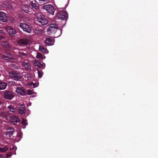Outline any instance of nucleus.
Returning <instances> with one entry per match:
<instances>
[{"instance_id":"1","label":"nucleus","mask_w":158,"mask_h":158,"mask_svg":"<svg viewBox=\"0 0 158 158\" xmlns=\"http://www.w3.org/2000/svg\"><path fill=\"white\" fill-rule=\"evenodd\" d=\"M58 28V27L56 23L51 24L47 29L48 33L50 35L55 33V37H59L61 34V31Z\"/></svg>"},{"instance_id":"2","label":"nucleus","mask_w":158,"mask_h":158,"mask_svg":"<svg viewBox=\"0 0 158 158\" xmlns=\"http://www.w3.org/2000/svg\"><path fill=\"white\" fill-rule=\"evenodd\" d=\"M42 8L47 11L49 13L53 15L55 11V8L53 6L51 5L47 4L44 6Z\"/></svg>"},{"instance_id":"3","label":"nucleus","mask_w":158,"mask_h":158,"mask_svg":"<svg viewBox=\"0 0 158 158\" xmlns=\"http://www.w3.org/2000/svg\"><path fill=\"white\" fill-rule=\"evenodd\" d=\"M3 97L4 98L8 100H11L14 97V95L12 93L9 91L6 90L3 92Z\"/></svg>"},{"instance_id":"4","label":"nucleus","mask_w":158,"mask_h":158,"mask_svg":"<svg viewBox=\"0 0 158 158\" xmlns=\"http://www.w3.org/2000/svg\"><path fill=\"white\" fill-rule=\"evenodd\" d=\"M37 21L42 25H47L48 22V20L43 16H40L37 18Z\"/></svg>"},{"instance_id":"5","label":"nucleus","mask_w":158,"mask_h":158,"mask_svg":"<svg viewBox=\"0 0 158 158\" xmlns=\"http://www.w3.org/2000/svg\"><path fill=\"white\" fill-rule=\"evenodd\" d=\"M20 28H21L24 31H26L28 33H30L32 31L31 29L29 26L24 23H20Z\"/></svg>"},{"instance_id":"6","label":"nucleus","mask_w":158,"mask_h":158,"mask_svg":"<svg viewBox=\"0 0 158 158\" xmlns=\"http://www.w3.org/2000/svg\"><path fill=\"white\" fill-rule=\"evenodd\" d=\"M58 18L61 20L66 19L68 18V14L65 11H62L59 12L57 14Z\"/></svg>"},{"instance_id":"7","label":"nucleus","mask_w":158,"mask_h":158,"mask_svg":"<svg viewBox=\"0 0 158 158\" xmlns=\"http://www.w3.org/2000/svg\"><path fill=\"white\" fill-rule=\"evenodd\" d=\"M9 76L16 80H19L20 79V74L14 71H11L10 72Z\"/></svg>"},{"instance_id":"8","label":"nucleus","mask_w":158,"mask_h":158,"mask_svg":"<svg viewBox=\"0 0 158 158\" xmlns=\"http://www.w3.org/2000/svg\"><path fill=\"white\" fill-rule=\"evenodd\" d=\"M2 57L5 60L9 61H12L14 60L12 54L9 52L5 53L4 55L2 56Z\"/></svg>"},{"instance_id":"9","label":"nucleus","mask_w":158,"mask_h":158,"mask_svg":"<svg viewBox=\"0 0 158 158\" xmlns=\"http://www.w3.org/2000/svg\"><path fill=\"white\" fill-rule=\"evenodd\" d=\"M8 19V15L4 12H0V20L3 22H6Z\"/></svg>"},{"instance_id":"10","label":"nucleus","mask_w":158,"mask_h":158,"mask_svg":"<svg viewBox=\"0 0 158 158\" xmlns=\"http://www.w3.org/2000/svg\"><path fill=\"white\" fill-rule=\"evenodd\" d=\"M5 29L9 33L10 35L12 36H13L16 33V30L10 27L7 26L6 27Z\"/></svg>"},{"instance_id":"11","label":"nucleus","mask_w":158,"mask_h":158,"mask_svg":"<svg viewBox=\"0 0 158 158\" xmlns=\"http://www.w3.org/2000/svg\"><path fill=\"white\" fill-rule=\"evenodd\" d=\"M54 43V40L50 37L46 38L44 41V43L48 46L53 45Z\"/></svg>"},{"instance_id":"12","label":"nucleus","mask_w":158,"mask_h":158,"mask_svg":"<svg viewBox=\"0 0 158 158\" xmlns=\"http://www.w3.org/2000/svg\"><path fill=\"white\" fill-rule=\"evenodd\" d=\"M1 45L6 50L9 51L11 49V47L7 41L2 42L1 43Z\"/></svg>"},{"instance_id":"13","label":"nucleus","mask_w":158,"mask_h":158,"mask_svg":"<svg viewBox=\"0 0 158 158\" xmlns=\"http://www.w3.org/2000/svg\"><path fill=\"white\" fill-rule=\"evenodd\" d=\"M22 66L26 70H29L31 69V65L28 62H23L22 64Z\"/></svg>"},{"instance_id":"14","label":"nucleus","mask_w":158,"mask_h":158,"mask_svg":"<svg viewBox=\"0 0 158 158\" xmlns=\"http://www.w3.org/2000/svg\"><path fill=\"white\" fill-rule=\"evenodd\" d=\"M10 121L12 123H17L20 122V119L17 117L11 116L10 118Z\"/></svg>"},{"instance_id":"15","label":"nucleus","mask_w":158,"mask_h":158,"mask_svg":"<svg viewBox=\"0 0 158 158\" xmlns=\"http://www.w3.org/2000/svg\"><path fill=\"white\" fill-rule=\"evenodd\" d=\"M39 50L45 54H48L49 52L47 49L42 45L39 46Z\"/></svg>"},{"instance_id":"16","label":"nucleus","mask_w":158,"mask_h":158,"mask_svg":"<svg viewBox=\"0 0 158 158\" xmlns=\"http://www.w3.org/2000/svg\"><path fill=\"white\" fill-rule=\"evenodd\" d=\"M37 2L35 1H31L30 3V5L31 6L32 8L35 10H37L39 8V6L37 5Z\"/></svg>"},{"instance_id":"17","label":"nucleus","mask_w":158,"mask_h":158,"mask_svg":"<svg viewBox=\"0 0 158 158\" xmlns=\"http://www.w3.org/2000/svg\"><path fill=\"white\" fill-rule=\"evenodd\" d=\"M30 43V41L29 39H20V44L27 45Z\"/></svg>"},{"instance_id":"18","label":"nucleus","mask_w":158,"mask_h":158,"mask_svg":"<svg viewBox=\"0 0 158 158\" xmlns=\"http://www.w3.org/2000/svg\"><path fill=\"white\" fill-rule=\"evenodd\" d=\"M7 86L6 83L0 81V90L5 89Z\"/></svg>"},{"instance_id":"19","label":"nucleus","mask_w":158,"mask_h":158,"mask_svg":"<svg viewBox=\"0 0 158 158\" xmlns=\"http://www.w3.org/2000/svg\"><path fill=\"white\" fill-rule=\"evenodd\" d=\"M36 58L39 60L45 59L46 58L45 56H44L43 55L40 53H38L36 56Z\"/></svg>"},{"instance_id":"20","label":"nucleus","mask_w":158,"mask_h":158,"mask_svg":"<svg viewBox=\"0 0 158 158\" xmlns=\"http://www.w3.org/2000/svg\"><path fill=\"white\" fill-rule=\"evenodd\" d=\"M7 109L10 111L12 112H15L16 110V109L14 108V106L11 105H10L8 106L7 107Z\"/></svg>"},{"instance_id":"21","label":"nucleus","mask_w":158,"mask_h":158,"mask_svg":"<svg viewBox=\"0 0 158 158\" xmlns=\"http://www.w3.org/2000/svg\"><path fill=\"white\" fill-rule=\"evenodd\" d=\"M25 110L24 105L23 104L20 105V115H22L24 113Z\"/></svg>"},{"instance_id":"22","label":"nucleus","mask_w":158,"mask_h":158,"mask_svg":"<svg viewBox=\"0 0 158 158\" xmlns=\"http://www.w3.org/2000/svg\"><path fill=\"white\" fill-rule=\"evenodd\" d=\"M22 10L26 13H28L29 12L28 8L25 6L22 7Z\"/></svg>"},{"instance_id":"23","label":"nucleus","mask_w":158,"mask_h":158,"mask_svg":"<svg viewBox=\"0 0 158 158\" xmlns=\"http://www.w3.org/2000/svg\"><path fill=\"white\" fill-rule=\"evenodd\" d=\"M14 129H11L10 131H6V135H8L9 137H10L12 136L14 132Z\"/></svg>"},{"instance_id":"24","label":"nucleus","mask_w":158,"mask_h":158,"mask_svg":"<svg viewBox=\"0 0 158 158\" xmlns=\"http://www.w3.org/2000/svg\"><path fill=\"white\" fill-rule=\"evenodd\" d=\"M6 117V114L3 112L2 109H0V117L2 118H5Z\"/></svg>"},{"instance_id":"25","label":"nucleus","mask_w":158,"mask_h":158,"mask_svg":"<svg viewBox=\"0 0 158 158\" xmlns=\"http://www.w3.org/2000/svg\"><path fill=\"white\" fill-rule=\"evenodd\" d=\"M8 149V148L6 146H5L4 148L0 147V152H5Z\"/></svg>"},{"instance_id":"26","label":"nucleus","mask_w":158,"mask_h":158,"mask_svg":"<svg viewBox=\"0 0 158 158\" xmlns=\"http://www.w3.org/2000/svg\"><path fill=\"white\" fill-rule=\"evenodd\" d=\"M26 94V92L23 87L20 88V95H24Z\"/></svg>"},{"instance_id":"27","label":"nucleus","mask_w":158,"mask_h":158,"mask_svg":"<svg viewBox=\"0 0 158 158\" xmlns=\"http://www.w3.org/2000/svg\"><path fill=\"white\" fill-rule=\"evenodd\" d=\"M27 93L28 95H31L32 94H34V93H35V94H36V93L34 92L32 90L30 89H28L27 90Z\"/></svg>"},{"instance_id":"28","label":"nucleus","mask_w":158,"mask_h":158,"mask_svg":"<svg viewBox=\"0 0 158 158\" xmlns=\"http://www.w3.org/2000/svg\"><path fill=\"white\" fill-rule=\"evenodd\" d=\"M16 149V147L14 145H11L9 148L10 151H15Z\"/></svg>"},{"instance_id":"29","label":"nucleus","mask_w":158,"mask_h":158,"mask_svg":"<svg viewBox=\"0 0 158 158\" xmlns=\"http://www.w3.org/2000/svg\"><path fill=\"white\" fill-rule=\"evenodd\" d=\"M22 122L21 124L23 125H27V120L23 118L22 119Z\"/></svg>"},{"instance_id":"30","label":"nucleus","mask_w":158,"mask_h":158,"mask_svg":"<svg viewBox=\"0 0 158 158\" xmlns=\"http://www.w3.org/2000/svg\"><path fill=\"white\" fill-rule=\"evenodd\" d=\"M38 72V77L39 78H41L42 77L43 73V72L40 71L39 70H37Z\"/></svg>"},{"instance_id":"31","label":"nucleus","mask_w":158,"mask_h":158,"mask_svg":"<svg viewBox=\"0 0 158 158\" xmlns=\"http://www.w3.org/2000/svg\"><path fill=\"white\" fill-rule=\"evenodd\" d=\"M45 64H41L40 63L38 65V67L40 68H43V69H44L45 68Z\"/></svg>"},{"instance_id":"32","label":"nucleus","mask_w":158,"mask_h":158,"mask_svg":"<svg viewBox=\"0 0 158 158\" xmlns=\"http://www.w3.org/2000/svg\"><path fill=\"white\" fill-rule=\"evenodd\" d=\"M20 57L21 56H24V58H25V57H27V53H24L23 52H20Z\"/></svg>"},{"instance_id":"33","label":"nucleus","mask_w":158,"mask_h":158,"mask_svg":"<svg viewBox=\"0 0 158 158\" xmlns=\"http://www.w3.org/2000/svg\"><path fill=\"white\" fill-rule=\"evenodd\" d=\"M12 155L11 152L7 153L6 155V158H8L9 157H10Z\"/></svg>"},{"instance_id":"34","label":"nucleus","mask_w":158,"mask_h":158,"mask_svg":"<svg viewBox=\"0 0 158 158\" xmlns=\"http://www.w3.org/2000/svg\"><path fill=\"white\" fill-rule=\"evenodd\" d=\"M34 64L35 65L38 66V65L40 64V62L38 61L34 60Z\"/></svg>"},{"instance_id":"35","label":"nucleus","mask_w":158,"mask_h":158,"mask_svg":"<svg viewBox=\"0 0 158 158\" xmlns=\"http://www.w3.org/2000/svg\"><path fill=\"white\" fill-rule=\"evenodd\" d=\"M39 1L40 3H41L43 2H47L49 1V0H39Z\"/></svg>"},{"instance_id":"36","label":"nucleus","mask_w":158,"mask_h":158,"mask_svg":"<svg viewBox=\"0 0 158 158\" xmlns=\"http://www.w3.org/2000/svg\"><path fill=\"white\" fill-rule=\"evenodd\" d=\"M39 83H33V85L32 86V88H35L38 86Z\"/></svg>"},{"instance_id":"37","label":"nucleus","mask_w":158,"mask_h":158,"mask_svg":"<svg viewBox=\"0 0 158 158\" xmlns=\"http://www.w3.org/2000/svg\"><path fill=\"white\" fill-rule=\"evenodd\" d=\"M16 92L18 94H20V87H17L16 90Z\"/></svg>"},{"instance_id":"38","label":"nucleus","mask_w":158,"mask_h":158,"mask_svg":"<svg viewBox=\"0 0 158 158\" xmlns=\"http://www.w3.org/2000/svg\"><path fill=\"white\" fill-rule=\"evenodd\" d=\"M11 129H14L12 127H9L7 130V131H11Z\"/></svg>"},{"instance_id":"39","label":"nucleus","mask_w":158,"mask_h":158,"mask_svg":"<svg viewBox=\"0 0 158 158\" xmlns=\"http://www.w3.org/2000/svg\"><path fill=\"white\" fill-rule=\"evenodd\" d=\"M27 85L30 86L31 88H32V86L33 85V83L32 82H30Z\"/></svg>"},{"instance_id":"40","label":"nucleus","mask_w":158,"mask_h":158,"mask_svg":"<svg viewBox=\"0 0 158 158\" xmlns=\"http://www.w3.org/2000/svg\"><path fill=\"white\" fill-rule=\"evenodd\" d=\"M0 34H5V32L2 30H0Z\"/></svg>"},{"instance_id":"41","label":"nucleus","mask_w":158,"mask_h":158,"mask_svg":"<svg viewBox=\"0 0 158 158\" xmlns=\"http://www.w3.org/2000/svg\"><path fill=\"white\" fill-rule=\"evenodd\" d=\"M4 36L2 35H0V40L4 39Z\"/></svg>"},{"instance_id":"42","label":"nucleus","mask_w":158,"mask_h":158,"mask_svg":"<svg viewBox=\"0 0 158 158\" xmlns=\"http://www.w3.org/2000/svg\"><path fill=\"white\" fill-rule=\"evenodd\" d=\"M4 156L3 155L0 154V158H4Z\"/></svg>"},{"instance_id":"43","label":"nucleus","mask_w":158,"mask_h":158,"mask_svg":"<svg viewBox=\"0 0 158 158\" xmlns=\"http://www.w3.org/2000/svg\"><path fill=\"white\" fill-rule=\"evenodd\" d=\"M18 113L20 114V107H19L18 109Z\"/></svg>"},{"instance_id":"44","label":"nucleus","mask_w":158,"mask_h":158,"mask_svg":"<svg viewBox=\"0 0 158 158\" xmlns=\"http://www.w3.org/2000/svg\"><path fill=\"white\" fill-rule=\"evenodd\" d=\"M17 42H18V43L19 44V43H20V40H17Z\"/></svg>"},{"instance_id":"45","label":"nucleus","mask_w":158,"mask_h":158,"mask_svg":"<svg viewBox=\"0 0 158 158\" xmlns=\"http://www.w3.org/2000/svg\"><path fill=\"white\" fill-rule=\"evenodd\" d=\"M18 135L19 136H20V132H18Z\"/></svg>"},{"instance_id":"46","label":"nucleus","mask_w":158,"mask_h":158,"mask_svg":"<svg viewBox=\"0 0 158 158\" xmlns=\"http://www.w3.org/2000/svg\"><path fill=\"white\" fill-rule=\"evenodd\" d=\"M2 104V102L0 100V105H1Z\"/></svg>"},{"instance_id":"47","label":"nucleus","mask_w":158,"mask_h":158,"mask_svg":"<svg viewBox=\"0 0 158 158\" xmlns=\"http://www.w3.org/2000/svg\"><path fill=\"white\" fill-rule=\"evenodd\" d=\"M25 128V126L23 127V129Z\"/></svg>"},{"instance_id":"48","label":"nucleus","mask_w":158,"mask_h":158,"mask_svg":"<svg viewBox=\"0 0 158 158\" xmlns=\"http://www.w3.org/2000/svg\"><path fill=\"white\" fill-rule=\"evenodd\" d=\"M22 78V77L20 76V79H21Z\"/></svg>"},{"instance_id":"49","label":"nucleus","mask_w":158,"mask_h":158,"mask_svg":"<svg viewBox=\"0 0 158 158\" xmlns=\"http://www.w3.org/2000/svg\"><path fill=\"white\" fill-rule=\"evenodd\" d=\"M20 138H21V133L20 132Z\"/></svg>"},{"instance_id":"50","label":"nucleus","mask_w":158,"mask_h":158,"mask_svg":"<svg viewBox=\"0 0 158 158\" xmlns=\"http://www.w3.org/2000/svg\"><path fill=\"white\" fill-rule=\"evenodd\" d=\"M18 53H19H19H20V52H19H19H18Z\"/></svg>"}]
</instances>
